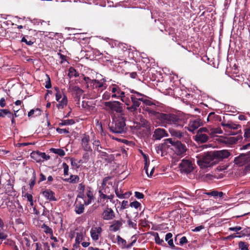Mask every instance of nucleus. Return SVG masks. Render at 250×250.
<instances>
[{
	"instance_id": "f03ea898",
	"label": "nucleus",
	"mask_w": 250,
	"mask_h": 250,
	"mask_svg": "<svg viewBox=\"0 0 250 250\" xmlns=\"http://www.w3.org/2000/svg\"><path fill=\"white\" fill-rule=\"evenodd\" d=\"M157 119L164 126H167V125H173L175 127L183 126L181 120L173 114L160 113L158 114Z\"/></svg>"
},
{
	"instance_id": "774afa93",
	"label": "nucleus",
	"mask_w": 250,
	"mask_h": 250,
	"mask_svg": "<svg viewBox=\"0 0 250 250\" xmlns=\"http://www.w3.org/2000/svg\"><path fill=\"white\" fill-rule=\"evenodd\" d=\"M35 250H42V246L40 243H36L35 244Z\"/></svg>"
},
{
	"instance_id": "bf43d9fd",
	"label": "nucleus",
	"mask_w": 250,
	"mask_h": 250,
	"mask_svg": "<svg viewBox=\"0 0 250 250\" xmlns=\"http://www.w3.org/2000/svg\"><path fill=\"white\" fill-rule=\"evenodd\" d=\"M118 243L119 244H122L123 245H124L125 244V241L122 238H121L119 235L117 236V239Z\"/></svg>"
},
{
	"instance_id": "a18cd8bd",
	"label": "nucleus",
	"mask_w": 250,
	"mask_h": 250,
	"mask_svg": "<svg viewBox=\"0 0 250 250\" xmlns=\"http://www.w3.org/2000/svg\"><path fill=\"white\" fill-rule=\"evenodd\" d=\"M85 187L83 184L80 183L78 186V191L79 192V195H81L85 190Z\"/></svg>"
},
{
	"instance_id": "473e14b6",
	"label": "nucleus",
	"mask_w": 250,
	"mask_h": 250,
	"mask_svg": "<svg viewBox=\"0 0 250 250\" xmlns=\"http://www.w3.org/2000/svg\"><path fill=\"white\" fill-rule=\"evenodd\" d=\"M205 194L209 196H213L215 198H216L217 197H222L224 195V193L223 192H219L216 190H212L210 192H206Z\"/></svg>"
},
{
	"instance_id": "6e6d98bb",
	"label": "nucleus",
	"mask_w": 250,
	"mask_h": 250,
	"mask_svg": "<svg viewBox=\"0 0 250 250\" xmlns=\"http://www.w3.org/2000/svg\"><path fill=\"white\" fill-rule=\"evenodd\" d=\"M62 166H63V168L64 175H68V170H69L68 166L65 163H63Z\"/></svg>"
},
{
	"instance_id": "338daca9",
	"label": "nucleus",
	"mask_w": 250,
	"mask_h": 250,
	"mask_svg": "<svg viewBox=\"0 0 250 250\" xmlns=\"http://www.w3.org/2000/svg\"><path fill=\"white\" fill-rule=\"evenodd\" d=\"M244 136V137L247 138H250V127L245 130Z\"/></svg>"
},
{
	"instance_id": "49530a36",
	"label": "nucleus",
	"mask_w": 250,
	"mask_h": 250,
	"mask_svg": "<svg viewBox=\"0 0 250 250\" xmlns=\"http://www.w3.org/2000/svg\"><path fill=\"white\" fill-rule=\"evenodd\" d=\"M115 194H116V196L118 198H121V199L125 198V195L126 194V193L122 194L121 193V190H119V189L117 188H115Z\"/></svg>"
},
{
	"instance_id": "9d476101",
	"label": "nucleus",
	"mask_w": 250,
	"mask_h": 250,
	"mask_svg": "<svg viewBox=\"0 0 250 250\" xmlns=\"http://www.w3.org/2000/svg\"><path fill=\"white\" fill-rule=\"evenodd\" d=\"M179 168L181 172L188 173L193 169V165L190 160L183 159L179 164Z\"/></svg>"
},
{
	"instance_id": "ea45409f",
	"label": "nucleus",
	"mask_w": 250,
	"mask_h": 250,
	"mask_svg": "<svg viewBox=\"0 0 250 250\" xmlns=\"http://www.w3.org/2000/svg\"><path fill=\"white\" fill-rule=\"evenodd\" d=\"M249 245L245 242L240 241L238 243V248L241 250H249Z\"/></svg>"
},
{
	"instance_id": "f8f14e48",
	"label": "nucleus",
	"mask_w": 250,
	"mask_h": 250,
	"mask_svg": "<svg viewBox=\"0 0 250 250\" xmlns=\"http://www.w3.org/2000/svg\"><path fill=\"white\" fill-rule=\"evenodd\" d=\"M103 229L100 227H92L90 233L92 239L94 241H98L101 236Z\"/></svg>"
},
{
	"instance_id": "de8ad7c7",
	"label": "nucleus",
	"mask_w": 250,
	"mask_h": 250,
	"mask_svg": "<svg viewBox=\"0 0 250 250\" xmlns=\"http://www.w3.org/2000/svg\"><path fill=\"white\" fill-rule=\"evenodd\" d=\"M120 99H121V101L123 103H125L126 105H129L130 101H129L128 98L125 97V94L124 95H123V96L122 95V96L120 98Z\"/></svg>"
},
{
	"instance_id": "09e8293b",
	"label": "nucleus",
	"mask_w": 250,
	"mask_h": 250,
	"mask_svg": "<svg viewBox=\"0 0 250 250\" xmlns=\"http://www.w3.org/2000/svg\"><path fill=\"white\" fill-rule=\"evenodd\" d=\"M145 97H142V102L146 104V106L153 105L154 104L149 100L144 99Z\"/></svg>"
},
{
	"instance_id": "8fccbe9b",
	"label": "nucleus",
	"mask_w": 250,
	"mask_h": 250,
	"mask_svg": "<svg viewBox=\"0 0 250 250\" xmlns=\"http://www.w3.org/2000/svg\"><path fill=\"white\" fill-rule=\"evenodd\" d=\"M83 80L87 84V86H88L89 85L92 86L93 83V81H94V80H91L88 77H84Z\"/></svg>"
},
{
	"instance_id": "a878e982",
	"label": "nucleus",
	"mask_w": 250,
	"mask_h": 250,
	"mask_svg": "<svg viewBox=\"0 0 250 250\" xmlns=\"http://www.w3.org/2000/svg\"><path fill=\"white\" fill-rule=\"evenodd\" d=\"M59 103L57 105V107L59 109H62L67 104V98L65 95H63V97L62 98V100H60L57 101Z\"/></svg>"
},
{
	"instance_id": "393cba45",
	"label": "nucleus",
	"mask_w": 250,
	"mask_h": 250,
	"mask_svg": "<svg viewBox=\"0 0 250 250\" xmlns=\"http://www.w3.org/2000/svg\"><path fill=\"white\" fill-rule=\"evenodd\" d=\"M209 132V135L213 137L216 134H222L223 133L222 130L220 128H213L210 126H207Z\"/></svg>"
},
{
	"instance_id": "9b49d317",
	"label": "nucleus",
	"mask_w": 250,
	"mask_h": 250,
	"mask_svg": "<svg viewBox=\"0 0 250 250\" xmlns=\"http://www.w3.org/2000/svg\"><path fill=\"white\" fill-rule=\"evenodd\" d=\"M107 180L104 179L102 183L101 186L99 188V194L100 199L101 200H105V197H106V195L109 194L110 193V190L109 187L106 185Z\"/></svg>"
},
{
	"instance_id": "a211bd4d",
	"label": "nucleus",
	"mask_w": 250,
	"mask_h": 250,
	"mask_svg": "<svg viewBox=\"0 0 250 250\" xmlns=\"http://www.w3.org/2000/svg\"><path fill=\"white\" fill-rule=\"evenodd\" d=\"M102 216L104 220H110L115 217V213L111 208L107 207L103 211Z\"/></svg>"
},
{
	"instance_id": "b1692460",
	"label": "nucleus",
	"mask_w": 250,
	"mask_h": 250,
	"mask_svg": "<svg viewBox=\"0 0 250 250\" xmlns=\"http://www.w3.org/2000/svg\"><path fill=\"white\" fill-rule=\"evenodd\" d=\"M167 135L165 129L157 128L155 130L153 137L156 140H160L163 137L166 136Z\"/></svg>"
},
{
	"instance_id": "4c0bfd02",
	"label": "nucleus",
	"mask_w": 250,
	"mask_h": 250,
	"mask_svg": "<svg viewBox=\"0 0 250 250\" xmlns=\"http://www.w3.org/2000/svg\"><path fill=\"white\" fill-rule=\"evenodd\" d=\"M91 151H86L83 154L82 159L80 160L79 161V163H85L88 162L89 159L90 157V152Z\"/></svg>"
},
{
	"instance_id": "412c9836",
	"label": "nucleus",
	"mask_w": 250,
	"mask_h": 250,
	"mask_svg": "<svg viewBox=\"0 0 250 250\" xmlns=\"http://www.w3.org/2000/svg\"><path fill=\"white\" fill-rule=\"evenodd\" d=\"M31 157L40 156V158L37 159V162H40L44 160H47L49 159L50 156L46 155L45 153L40 152H34L31 154Z\"/></svg>"
},
{
	"instance_id": "dca6fc26",
	"label": "nucleus",
	"mask_w": 250,
	"mask_h": 250,
	"mask_svg": "<svg viewBox=\"0 0 250 250\" xmlns=\"http://www.w3.org/2000/svg\"><path fill=\"white\" fill-rule=\"evenodd\" d=\"M90 137L88 135L83 134L82 136L81 146L85 151H92L90 144Z\"/></svg>"
},
{
	"instance_id": "aec40b11",
	"label": "nucleus",
	"mask_w": 250,
	"mask_h": 250,
	"mask_svg": "<svg viewBox=\"0 0 250 250\" xmlns=\"http://www.w3.org/2000/svg\"><path fill=\"white\" fill-rule=\"evenodd\" d=\"M221 125L224 127L226 129L236 130L241 128L240 125L235 124L231 121H228L227 123L223 122L221 123Z\"/></svg>"
},
{
	"instance_id": "3c124183",
	"label": "nucleus",
	"mask_w": 250,
	"mask_h": 250,
	"mask_svg": "<svg viewBox=\"0 0 250 250\" xmlns=\"http://www.w3.org/2000/svg\"><path fill=\"white\" fill-rule=\"evenodd\" d=\"M130 206L132 208H138L141 206V204L138 201H133L130 204Z\"/></svg>"
},
{
	"instance_id": "0e129e2a",
	"label": "nucleus",
	"mask_w": 250,
	"mask_h": 250,
	"mask_svg": "<svg viewBox=\"0 0 250 250\" xmlns=\"http://www.w3.org/2000/svg\"><path fill=\"white\" fill-rule=\"evenodd\" d=\"M37 111V112H38V114H39L40 113V110L37 108L36 109L34 110V109H31L28 113V117H31L34 114V113Z\"/></svg>"
},
{
	"instance_id": "6e6552de",
	"label": "nucleus",
	"mask_w": 250,
	"mask_h": 250,
	"mask_svg": "<svg viewBox=\"0 0 250 250\" xmlns=\"http://www.w3.org/2000/svg\"><path fill=\"white\" fill-rule=\"evenodd\" d=\"M168 141L173 146V147L172 149L177 155H182L186 151L187 148L186 146L182 144L181 142L178 141H174L171 139H169Z\"/></svg>"
},
{
	"instance_id": "72a5a7b5",
	"label": "nucleus",
	"mask_w": 250,
	"mask_h": 250,
	"mask_svg": "<svg viewBox=\"0 0 250 250\" xmlns=\"http://www.w3.org/2000/svg\"><path fill=\"white\" fill-rule=\"evenodd\" d=\"M144 109L150 115L154 116L156 119H158V114H160V112L155 111L148 106H144Z\"/></svg>"
},
{
	"instance_id": "680f3d73",
	"label": "nucleus",
	"mask_w": 250,
	"mask_h": 250,
	"mask_svg": "<svg viewBox=\"0 0 250 250\" xmlns=\"http://www.w3.org/2000/svg\"><path fill=\"white\" fill-rule=\"evenodd\" d=\"M134 194H135V196L137 199H143L144 197V194L141 192H140L138 191H136V192H135Z\"/></svg>"
},
{
	"instance_id": "e2e57ef3",
	"label": "nucleus",
	"mask_w": 250,
	"mask_h": 250,
	"mask_svg": "<svg viewBox=\"0 0 250 250\" xmlns=\"http://www.w3.org/2000/svg\"><path fill=\"white\" fill-rule=\"evenodd\" d=\"M188 243V240L185 236H183L180 240V245L182 246L185 244H186Z\"/></svg>"
},
{
	"instance_id": "052dcab7",
	"label": "nucleus",
	"mask_w": 250,
	"mask_h": 250,
	"mask_svg": "<svg viewBox=\"0 0 250 250\" xmlns=\"http://www.w3.org/2000/svg\"><path fill=\"white\" fill-rule=\"evenodd\" d=\"M47 77V81L46 82V84L45 85V88L48 89L51 87V83L50 81V79L48 75H46Z\"/></svg>"
},
{
	"instance_id": "7ed1b4c3",
	"label": "nucleus",
	"mask_w": 250,
	"mask_h": 250,
	"mask_svg": "<svg viewBox=\"0 0 250 250\" xmlns=\"http://www.w3.org/2000/svg\"><path fill=\"white\" fill-rule=\"evenodd\" d=\"M109 129L111 132L115 134L125 133L127 129L124 118L121 116L114 119L109 125Z\"/></svg>"
},
{
	"instance_id": "37998d69",
	"label": "nucleus",
	"mask_w": 250,
	"mask_h": 250,
	"mask_svg": "<svg viewBox=\"0 0 250 250\" xmlns=\"http://www.w3.org/2000/svg\"><path fill=\"white\" fill-rule=\"evenodd\" d=\"M75 121L73 119H67L62 121L60 125H73Z\"/></svg>"
},
{
	"instance_id": "2eb2a0df",
	"label": "nucleus",
	"mask_w": 250,
	"mask_h": 250,
	"mask_svg": "<svg viewBox=\"0 0 250 250\" xmlns=\"http://www.w3.org/2000/svg\"><path fill=\"white\" fill-rule=\"evenodd\" d=\"M202 125V122L199 119H191L188 123V126L186 127L189 131L193 132Z\"/></svg>"
},
{
	"instance_id": "4d7b16f0",
	"label": "nucleus",
	"mask_w": 250,
	"mask_h": 250,
	"mask_svg": "<svg viewBox=\"0 0 250 250\" xmlns=\"http://www.w3.org/2000/svg\"><path fill=\"white\" fill-rule=\"evenodd\" d=\"M93 145L94 149L97 147H100L101 148H103L99 140H94L93 142Z\"/></svg>"
},
{
	"instance_id": "423d86ee",
	"label": "nucleus",
	"mask_w": 250,
	"mask_h": 250,
	"mask_svg": "<svg viewBox=\"0 0 250 250\" xmlns=\"http://www.w3.org/2000/svg\"><path fill=\"white\" fill-rule=\"evenodd\" d=\"M209 136L208 127H203L197 131L194 140L198 143H204L208 141Z\"/></svg>"
},
{
	"instance_id": "e433bc0d",
	"label": "nucleus",
	"mask_w": 250,
	"mask_h": 250,
	"mask_svg": "<svg viewBox=\"0 0 250 250\" xmlns=\"http://www.w3.org/2000/svg\"><path fill=\"white\" fill-rule=\"evenodd\" d=\"M68 76L70 78H71L73 77H77L79 76V73L76 71L75 69L72 67H71L68 70Z\"/></svg>"
},
{
	"instance_id": "5701e85b",
	"label": "nucleus",
	"mask_w": 250,
	"mask_h": 250,
	"mask_svg": "<svg viewBox=\"0 0 250 250\" xmlns=\"http://www.w3.org/2000/svg\"><path fill=\"white\" fill-rule=\"evenodd\" d=\"M84 233L83 231H79L76 232L75 243L73 247L77 248L80 243L84 239Z\"/></svg>"
},
{
	"instance_id": "f257e3e1",
	"label": "nucleus",
	"mask_w": 250,
	"mask_h": 250,
	"mask_svg": "<svg viewBox=\"0 0 250 250\" xmlns=\"http://www.w3.org/2000/svg\"><path fill=\"white\" fill-rule=\"evenodd\" d=\"M197 163L201 168L210 167L217 164V160L214 156L213 152H207L198 155Z\"/></svg>"
},
{
	"instance_id": "2f4dec72",
	"label": "nucleus",
	"mask_w": 250,
	"mask_h": 250,
	"mask_svg": "<svg viewBox=\"0 0 250 250\" xmlns=\"http://www.w3.org/2000/svg\"><path fill=\"white\" fill-rule=\"evenodd\" d=\"M72 91L75 93L76 96L78 98V100L79 101L81 96L83 92V90L79 87L74 86L72 87Z\"/></svg>"
},
{
	"instance_id": "603ef678",
	"label": "nucleus",
	"mask_w": 250,
	"mask_h": 250,
	"mask_svg": "<svg viewBox=\"0 0 250 250\" xmlns=\"http://www.w3.org/2000/svg\"><path fill=\"white\" fill-rule=\"evenodd\" d=\"M111 97V95L109 92L105 91L103 95L102 98L104 100H108Z\"/></svg>"
},
{
	"instance_id": "f3484780",
	"label": "nucleus",
	"mask_w": 250,
	"mask_h": 250,
	"mask_svg": "<svg viewBox=\"0 0 250 250\" xmlns=\"http://www.w3.org/2000/svg\"><path fill=\"white\" fill-rule=\"evenodd\" d=\"M214 156L217 160V163L223 159L228 158L230 152L228 150L213 151Z\"/></svg>"
},
{
	"instance_id": "69168bd1",
	"label": "nucleus",
	"mask_w": 250,
	"mask_h": 250,
	"mask_svg": "<svg viewBox=\"0 0 250 250\" xmlns=\"http://www.w3.org/2000/svg\"><path fill=\"white\" fill-rule=\"evenodd\" d=\"M204 229V227L202 225H200L199 226L195 227L194 229H192V231L193 232H198L200 231L201 230Z\"/></svg>"
},
{
	"instance_id": "5fc2aeb1",
	"label": "nucleus",
	"mask_w": 250,
	"mask_h": 250,
	"mask_svg": "<svg viewBox=\"0 0 250 250\" xmlns=\"http://www.w3.org/2000/svg\"><path fill=\"white\" fill-rule=\"evenodd\" d=\"M57 131L60 134H67L69 133L68 130L66 128H57L56 129Z\"/></svg>"
},
{
	"instance_id": "79ce46f5",
	"label": "nucleus",
	"mask_w": 250,
	"mask_h": 250,
	"mask_svg": "<svg viewBox=\"0 0 250 250\" xmlns=\"http://www.w3.org/2000/svg\"><path fill=\"white\" fill-rule=\"evenodd\" d=\"M42 228L43 229V231L46 234H52L53 231L52 229L49 228L48 226H46L45 224H43L42 226Z\"/></svg>"
},
{
	"instance_id": "20e7f679",
	"label": "nucleus",
	"mask_w": 250,
	"mask_h": 250,
	"mask_svg": "<svg viewBox=\"0 0 250 250\" xmlns=\"http://www.w3.org/2000/svg\"><path fill=\"white\" fill-rule=\"evenodd\" d=\"M131 93L133 94L130 96V98L132 103V105L130 106H128L127 109L130 112H134L136 110L142 102V97H145L144 95L135 91L134 90L130 91Z\"/></svg>"
},
{
	"instance_id": "0eeeda50",
	"label": "nucleus",
	"mask_w": 250,
	"mask_h": 250,
	"mask_svg": "<svg viewBox=\"0 0 250 250\" xmlns=\"http://www.w3.org/2000/svg\"><path fill=\"white\" fill-rule=\"evenodd\" d=\"M104 104V108L109 112L121 113L123 111L122 104L118 101L105 102Z\"/></svg>"
},
{
	"instance_id": "f704fd0d",
	"label": "nucleus",
	"mask_w": 250,
	"mask_h": 250,
	"mask_svg": "<svg viewBox=\"0 0 250 250\" xmlns=\"http://www.w3.org/2000/svg\"><path fill=\"white\" fill-rule=\"evenodd\" d=\"M54 89L56 91V100L57 101L61 100L63 96V95H65L62 91H61L59 87H55Z\"/></svg>"
},
{
	"instance_id": "c85d7f7f",
	"label": "nucleus",
	"mask_w": 250,
	"mask_h": 250,
	"mask_svg": "<svg viewBox=\"0 0 250 250\" xmlns=\"http://www.w3.org/2000/svg\"><path fill=\"white\" fill-rule=\"evenodd\" d=\"M84 210V204L81 203H78L75 206V211L77 214H81L83 212Z\"/></svg>"
},
{
	"instance_id": "cd10ccee",
	"label": "nucleus",
	"mask_w": 250,
	"mask_h": 250,
	"mask_svg": "<svg viewBox=\"0 0 250 250\" xmlns=\"http://www.w3.org/2000/svg\"><path fill=\"white\" fill-rule=\"evenodd\" d=\"M169 131L171 136L176 137L179 139L181 138L184 135L183 132L172 128H169Z\"/></svg>"
},
{
	"instance_id": "39448f33",
	"label": "nucleus",
	"mask_w": 250,
	"mask_h": 250,
	"mask_svg": "<svg viewBox=\"0 0 250 250\" xmlns=\"http://www.w3.org/2000/svg\"><path fill=\"white\" fill-rule=\"evenodd\" d=\"M234 162L238 167L245 166L247 170L250 169V151L243 153L235 158Z\"/></svg>"
},
{
	"instance_id": "4be33fe9",
	"label": "nucleus",
	"mask_w": 250,
	"mask_h": 250,
	"mask_svg": "<svg viewBox=\"0 0 250 250\" xmlns=\"http://www.w3.org/2000/svg\"><path fill=\"white\" fill-rule=\"evenodd\" d=\"M82 107L86 111H94L95 110V104L91 101H83L82 104Z\"/></svg>"
},
{
	"instance_id": "c756f323",
	"label": "nucleus",
	"mask_w": 250,
	"mask_h": 250,
	"mask_svg": "<svg viewBox=\"0 0 250 250\" xmlns=\"http://www.w3.org/2000/svg\"><path fill=\"white\" fill-rule=\"evenodd\" d=\"M242 137L241 135L237 136H232L229 137L227 140V142L229 144H234L237 143L239 141L242 140Z\"/></svg>"
},
{
	"instance_id": "c03bdc74",
	"label": "nucleus",
	"mask_w": 250,
	"mask_h": 250,
	"mask_svg": "<svg viewBox=\"0 0 250 250\" xmlns=\"http://www.w3.org/2000/svg\"><path fill=\"white\" fill-rule=\"evenodd\" d=\"M155 242L160 245H163L164 241L162 239H160L158 233H156L154 234Z\"/></svg>"
},
{
	"instance_id": "c9c22d12",
	"label": "nucleus",
	"mask_w": 250,
	"mask_h": 250,
	"mask_svg": "<svg viewBox=\"0 0 250 250\" xmlns=\"http://www.w3.org/2000/svg\"><path fill=\"white\" fill-rule=\"evenodd\" d=\"M122 226V223L119 221H116L115 223L110 226V229L113 231L118 230Z\"/></svg>"
},
{
	"instance_id": "ddd939ff",
	"label": "nucleus",
	"mask_w": 250,
	"mask_h": 250,
	"mask_svg": "<svg viewBox=\"0 0 250 250\" xmlns=\"http://www.w3.org/2000/svg\"><path fill=\"white\" fill-rule=\"evenodd\" d=\"M109 90L112 93L111 97L113 98L120 99V98L125 94V92L122 91L119 86L116 84H112L109 87Z\"/></svg>"
},
{
	"instance_id": "13d9d810",
	"label": "nucleus",
	"mask_w": 250,
	"mask_h": 250,
	"mask_svg": "<svg viewBox=\"0 0 250 250\" xmlns=\"http://www.w3.org/2000/svg\"><path fill=\"white\" fill-rule=\"evenodd\" d=\"M35 181H36V176H35V173L34 172L33 177L31 179L30 183L29 184L30 188H32L34 186V185L35 184Z\"/></svg>"
},
{
	"instance_id": "6ab92c4d",
	"label": "nucleus",
	"mask_w": 250,
	"mask_h": 250,
	"mask_svg": "<svg viewBox=\"0 0 250 250\" xmlns=\"http://www.w3.org/2000/svg\"><path fill=\"white\" fill-rule=\"evenodd\" d=\"M43 196L50 201H56L57 200L55 196V193L50 189H46L42 192Z\"/></svg>"
},
{
	"instance_id": "864d4df0",
	"label": "nucleus",
	"mask_w": 250,
	"mask_h": 250,
	"mask_svg": "<svg viewBox=\"0 0 250 250\" xmlns=\"http://www.w3.org/2000/svg\"><path fill=\"white\" fill-rule=\"evenodd\" d=\"M70 162L71 164L73 167L76 168H79V166L78 165L77 161L75 159L71 158L70 159Z\"/></svg>"
},
{
	"instance_id": "58836bf2",
	"label": "nucleus",
	"mask_w": 250,
	"mask_h": 250,
	"mask_svg": "<svg viewBox=\"0 0 250 250\" xmlns=\"http://www.w3.org/2000/svg\"><path fill=\"white\" fill-rule=\"evenodd\" d=\"M51 151L55 154L62 157L65 155V153L63 149L60 148H52Z\"/></svg>"
},
{
	"instance_id": "7c9ffc66",
	"label": "nucleus",
	"mask_w": 250,
	"mask_h": 250,
	"mask_svg": "<svg viewBox=\"0 0 250 250\" xmlns=\"http://www.w3.org/2000/svg\"><path fill=\"white\" fill-rule=\"evenodd\" d=\"M172 237V234L170 232H168L166 235L165 240L167 242L168 245L171 248H174L175 247V246L174 245Z\"/></svg>"
},
{
	"instance_id": "bb28decb",
	"label": "nucleus",
	"mask_w": 250,
	"mask_h": 250,
	"mask_svg": "<svg viewBox=\"0 0 250 250\" xmlns=\"http://www.w3.org/2000/svg\"><path fill=\"white\" fill-rule=\"evenodd\" d=\"M63 180L70 183L76 184L79 182L80 177L78 175H71L69 178L64 179Z\"/></svg>"
},
{
	"instance_id": "a19ab883",
	"label": "nucleus",
	"mask_w": 250,
	"mask_h": 250,
	"mask_svg": "<svg viewBox=\"0 0 250 250\" xmlns=\"http://www.w3.org/2000/svg\"><path fill=\"white\" fill-rule=\"evenodd\" d=\"M7 115L8 117H11L12 112L8 109H0V117H4L5 115Z\"/></svg>"
},
{
	"instance_id": "4468645a",
	"label": "nucleus",
	"mask_w": 250,
	"mask_h": 250,
	"mask_svg": "<svg viewBox=\"0 0 250 250\" xmlns=\"http://www.w3.org/2000/svg\"><path fill=\"white\" fill-rule=\"evenodd\" d=\"M106 80L105 78H102L101 80H94L92 84L94 89H97L98 91L102 92L104 89L106 88L107 85L106 83Z\"/></svg>"
},
{
	"instance_id": "1a4fd4ad",
	"label": "nucleus",
	"mask_w": 250,
	"mask_h": 250,
	"mask_svg": "<svg viewBox=\"0 0 250 250\" xmlns=\"http://www.w3.org/2000/svg\"><path fill=\"white\" fill-rule=\"evenodd\" d=\"M79 196L83 199L84 204L85 205L90 204L94 199L93 191L92 188L89 187L86 188L84 192Z\"/></svg>"
}]
</instances>
